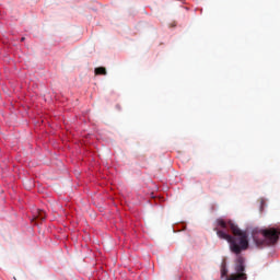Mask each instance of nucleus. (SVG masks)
<instances>
[{
  "instance_id": "f257e3e1",
  "label": "nucleus",
  "mask_w": 280,
  "mask_h": 280,
  "mask_svg": "<svg viewBox=\"0 0 280 280\" xmlns=\"http://www.w3.org/2000/svg\"><path fill=\"white\" fill-rule=\"evenodd\" d=\"M214 231L220 240H225L230 244V249L235 255H240L242 250H248V233L242 231L233 221H224L217 219Z\"/></svg>"
},
{
  "instance_id": "f03ea898",
  "label": "nucleus",
  "mask_w": 280,
  "mask_h": 280,
  "mask_svg": "<svg viewBox=\"0 0 280 280\" xmlns=\"http://www.w3.org/2000/svg\"><path fill=\"white\" fill-rule=\"evenodd\" d=\"M252 237L257 248H264V246H276L280 240L279 228H266L262 230L254 229L252 231Z\"/></svg>"
},
{
  "instance_id": "7ed1b4c3",
  "label": "nucleus",
  "mask_w": 280,
  "mask_h": 280,
  "mask_svg": "<svg viewBox=\"0 0 280 280\" xmlns=\"http://www.w3.org/2000/svg\"><path fill=\"white\" fill-rule=\"evenodd\" d=\"M246 270V267L244 266V258L238 257L236 259V266H235V271L237 275H245L244 271Z\"/></svg>"
},
{
  "instance_id": "20e7f679",
  "label": "nucleus",
  "mask_w": 280,
  "mask_h": 280,
  "mask_svg": "<svg viewBox=\"0 0 280 280\" xmlns=\"http://www.w3.org/2000/svg\"><path fill=\"white\" fill-rule=\"evenodd\" d=\"M247 276L246 273H237V275H231L226 278V280H246Z\"/></svg>"
},
{
  "instance_id": "39448f33",
  "label": "nucleus",
  "mask_w": 280,
  "mask_h": 280,
  "mask_svg": "<svg viewBox=\"0 0 280 280\" xmlns=\"http://www.w3.org/2000/svg\"><path fill=\"white\" fill-rule=\"evenodd\" d=\"M94 73L95 75H106L107 71H106V68L98 67V68H95Z\"/></svg>"
},
{
  "instance_id": "423d86ee",
  "label": "nucleus",
  "mask_w": 280,
  "mask_h": 280,
  "mask_svg": "<svg viewBox=\"0 0 280 280\" xmlns=\"http://www.w3.org/2000/svg\"><path fill=\"white\" fill-rule=\"evenodd\" d=\"M46 214L45 210H37V214L35 215V220H45Z\"/></svg>"
},
{
  "instance_id": "0eeeda50",
  "label": "nucleus",
  "mask_w": 280,
  "mask_h": 280,
  "mask_svg": "<svg viewBox=\"0 0 280 280\" xmlns=\"http://www.w3.org/2000/svg\"><path fill=\"white\" fill-rule=\"evenodd\" d=\"M228 273H229V270H226V267H222L221 277H226Z\"/></svg>"
},
{
  "instance_id": "6e6552de",
  "label": "nucleus",
  "mask_w": 280,
  "mask_h": 280,
  "mask_svg": "<svg viewBox=\"0 0 280 280\" xmlns=\"http://www.w3.org/2000/svg\"><path fill=\"white\" fill-rule=\"evenodd\" d=\"M24 40H25V37H22V38H21V43H23Z\"/></svg>"
},
{
  "instance_id": "1a4fd4ad",
  "label": "nucleus",
  "mask_w": 280,
  "mask_h": 280,
  "mask_svg": "<svg viewBox=\"0 0 280 280\" xmlns=\"http://www.w3.org/2000/svg\"><path fill=\"white\" fill-rule=\"evenodd\" d=\"M265 200L264 199H260V202H264Z\"/></svg>"
}]
</instances>
